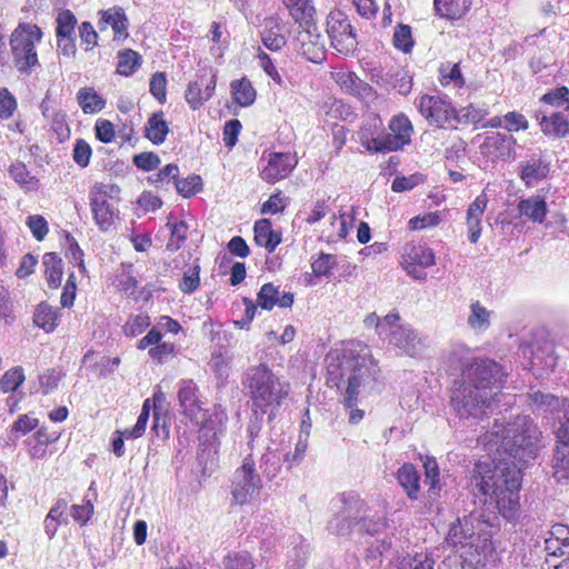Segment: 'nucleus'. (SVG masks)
Returning a JSON list of instances; mask_svg holds the SVG:
<instances>
[{
	"instance_id": "obj_1",
	"label": "nucleus",
	"mask_w": 569,
	"mask_h": 569,
	"mask_svg": "<svg viewBox=\"0 0 569 569\" xmlns=\"http://www.w3.org/2000/svg\"><path fill=\"white\" fill-rule=\"evenodd\" d=\"M497 437L508 459L480 460L469 470L468 485L475 497L483 500L508 522L520 518L521 471L518 462L533 459L538 450L541 431L528 416H518L507 428L496 430Z\"/></svg>"
},
{
	"instance_id": "obj_2",
	"label": "nucleus",
	"mask_w": 569,
	"mask_h": 569,
	"mask_svg": "<svg viewBox=\"0 0 569 569\" xmlns=\"http://www.w3.org/2000/svg\"><path fill=\"white\" fill-rule=\"evenodd\" d=\"M178 400L182 413L201 426L199 469L202 475H210L217 468L218 438L226 429L228 415L222 406L217 405L212 413L207 417L203 402L199 397V388L191 379H182L178 382Z\"/></svg>"
},
{
	"instance_id": "obj_3",
	"label": "nucleus",
	"mask_w": 569,
	"mask_h": 569,
	"mask_svg": "<svg viewBox=\"0 0 569 569\" xmlns=\"http://www.w3.org/2000/svg\"><path fill=\"white\" fill-rule=\"evenodd\" d=\"M329 375H338L340 379L347 377V389L343 402L347 408H352L361 395H370L380 389V370L371 358L369 348L357 341L348 342L341 351L339 363L329 365Z\"/></svg>"
},
{
	"instance_id": "obj_4",
	"label": "nucleus",
	"mask_w": 569,
	"mask_h": 569,
	"mask_svg": "<svg viewBox=\"0 0 569 569\" xmlns=\"http://www.w3.org/2000/svg\"><path fill=\"white\" fill-rule=\"evenodd\" d=\"M242 383L250 392L253 410L267 413L269 420L289 395V385L281 382L267 365L248 368Z\"/></svg>"
},
{
	"instance_id": "obj_5",
	"label": "nucleus",
	"mask_w": 569,
	"mask_h": 569,
	"mask_svg": "<svg viewBox=\"0 0 569 569\" xmlns=\"http://www.w3.org/2000/svg\"><path fill=\"white\" fill-rule=\"evenodd\" d=\"M531 401L537 408L557 412L555 423L556 449L552 458L555 477L560 481L569 478V402L551 393L533 392Z\"/></svg>"
},
{
	"instance_id": "obj_6",
	"label": "nucleus",
	"mask_w": 569,
	"mask_h": 569,
	"mask_svg": "<svg viewBox=\"0 0 569 569\" xmlns=\"http://www.w3.org/2000/svg\"><path fill=\"white\" fill-rule=\"evenodd\" d=\"M42 39V31L37 24L19 23L10 37V47L16 69L30 76L40 67L36 43Z\"/></svg>"
},
{
	"instance_id": "obj_7",
	"label": "nucleus",
	"mask_w": 569,
	"mask_h": 569,
	"mask_svg": "<svg viewBox=\"0 0 569 569\" xmlns=\"http://www.w3.org/2000/svg\"><path fill=\"white\" fill-rule=\"evenodd\" d=\"M493 402L495 396H488L463 380L456 381L451 390L450 405L460 418H481Z\"/></svg>"
},
{
	"instance_id": "obj_8",
	"label": "nucleus",
	"mask_w": 569,
	"mask_h": 569,
	"mask_svg": "<svg viewBox=\"0 0 569 569\" xmlns=\"http://www.w3.org/2000/svg\"><path fill=\"white\" fill-rule=\"evenodd\" d=\"M505 377L501 366L490 359H476L462 370L463 381L472 383L488 396H495L496 401Z\"/></svg>"
},
{
	"instance_id": "obj_9",
	"label": "nucleus",
	"mask_w": 569,
	"mask_h": 569,
	"mask_svg": "<svg viewBox=\"0 0 569 569\" xmlns=\"http://www.w3.org/2000/svg\"><path fill=\"white\" fill-rule=\"evenodd\" d=\"M336 512L328 521L327 529L336 536H349L353 527H358L357 522L361 513L367 511L363 499L355 492H343L336 500Z\"/></svg>"
},
{
	"instance_id": "obj_10",
	"label": "nucleus",
	"mask_w": 569,
	"mask_h": 569,
	"mask_svg": "<svg viewBox=\"0 0 569 569\" xmlns=\"http://www.w3.org/2000/svg\"><path fill=\"white\" fill-rule=\"evenodd\" d=\"M262 488V480L256 470L252 455L248 453L242 465L234 471L231 495L234 503L246 505L254 500Z\"/></svg>"
},
{
	"instance_id": "obj_11",
	"label": "nucleus",
	"mask_w": 569,
	"mask_h": 569,
	"mask_svg": "<svg viewBox=\"0 0 569 569\" xmlns=\"http://www.w3.org/2000/svg\"><path fill=\"white\" fill-rule=\"evenodd\" d=\"M327 33L331 46L342 54L355 52L358 41L353 28L345 12L333 10L327 18Z\"/></svg>"
},
{
	"instance_id": "obj_12",
	"label": "nucleus",
	"mask_w": 569,
	"mask_h": 569,
	"mask_svg": "<svg viewBox=\"0 0 569 569\" xmlns=\"http://www.w3.org/2000/svg\"><path fill=\"white\" fill-rule=\"evenodd\" d=\"M113 186L97 183L89 192L93 220L101 231H107L114 222L118 209L111 201Z\"/></svg>"
},
{
	"instance_id": "obj_13",
	"label": "nucleus",
	"mask_w": 569,
	"mask_h": 569,
	"mask_svg": "<svg viewBox=\"0 0 569 569\" xmlns=\"http://www.w3.org/2000/svg\"><path fill=\"white\" fill-rule=\"evenodd\" d=\"M436 263V257L431 248L426 243H406L402 249L401 264L407 273L416 280H426L427 272L423 269Z\"/></svg>"
},
{
	"instance_id": "obj_14",
	"label": "nucleus",
	"mask_w": 569,
	"mask_h": 569,
	"mask_svg": "<svg viewBox=\"0 0 569 569\" xmlns=\"http://www.w3.org/2000/svg\"><path fill=\"white\" fill-rule=\"evenodd\" d=\"M517 140L513 136L489 132L479 146L480 153L488 161H507L516 156Z\"/></svg>"
},
{
	"instance_id": "obj_15",
	"label": "nucleus",
	"mask_w": 569,
	"mask_h": 569,
	"mask_svg": "<svg viewBox=\"0 0 569 569\" xmlns=\"http://www.w3.org/2000/svg\"><path fill=\"white\" fill-rule=\"evenodd\" d=\"M418 108L422 117L431 126L443 127L453 116L455 109L447 96L420 97Z\"/></svg>"
},
{
	"instance_id": "obj_16",
	"label": "nucleus",
	"mask_w": 569,
	"mask_h": 569,
	"mask_svg": "<svg viewBox=\"0 0 569 569\" xmlns=\"http://www.w3.org/2000/svg\"><path fill=\"white\" fill-rule=\"evenodd\" d=\"M551 163L542 152H532L525 157L517 167V173L521 182L530 188L548 178Z\"/></svg>"
},
{
	"instance_id": "obj_17",
	"label": "nucleus",
	"mask_w": 569,
	"mask_h": 569,
	"mask_svg": "<svg viewBox=\"0 0 569 569\" xmlns=\"http://www.w3.org/2000/svg\"><path fill=\"white\" fill-rule=\"evenodd\" d=\"M297 51L308 61L322 63L327 57L325 40L316 24L302 28L297 36Z\"/></svg>"
},
{
	"instance_id": "obj_18",
	"label": "nucleus",
	"mask_w": 569,
	"mask_h": 569,
	"mask_svg": "<svg viewBox=\"0 0 569 569\" xmlns=\"http://www.w3.org/2000/svg\"><path fill=\"white\" fill-rule=\"evenodd\" d=\"M297 163L296 156L290 152H271L267 164L261 170V178L268 183H274L287 178Z\"/></svg>"
},
{
	"instance_id": "obj_19",
	"label": "nucleus",
	"mask_w": 569,
	"mask_h": 569,
	"mask_svg": "<svg viewBox=\"0 0 569 569\" xmlns=\"http://www.w3.org/2000/svg\"><path fill=\"white\" fill-rule=\"evenodd\" d=\"M217 76H199L197 80L190 82L187 87L184 98L192 110L200 109L214 93Z\"/></svg>"
},
{
	"instance_id": "obj_20",
	"label": "nucleus",
	"mask_w": 569,
	"mask_h": 569,
	"mask_svg": "<svg viewBox=\"0 0 569 569\" xmlns=\"http://www.w3.org/2000/svg\"><path fill=\"white\" fill-rule=\"evenodd\" d=\"M389 342L410 357L421 355L426 348L425 339L410 326L397 327L392 330Z\"/></svg>"
},
{
	"instance_id": "obj_21",
	"label": "nucleus",
	"mask_w": 569,
	"mask_h": 569,
	"mask_svg": "<svg viewBox=\"0 0 569 569\" xmlns=\"http://www.w3.org/2000/svg\"><path fill=\"white\" fill-rule=\"evenodd\" d=\"M100 20L98 22V27L100 31L106 30L108 27H111L114 36V40L127 39L128 26L129 21L124 13V10L120 7H113L108 10L99 11Z\"/></svg>"
},
{
	"instance_id": "obj_22",
	"label": "nucleus",
	"mask_w": 569,
	"mask_h": 569,
	"mask_svg": "<svg viewBox=\"0 0 569 569\" xmlns=\"http://www.w3.org/2000/svg\"><path fill=\"white\" fill-rule=\"evenodd\" d=\"M257 302L263 310H271L276 306L289 308L293 303V295L291 292H280L279 286L268 282L260 288Z\"/></svg>"
},
{
	"instance_id": "obj_23",
	"label": "nucleus",
	"mask_w": 569,
	"mask_h": 569,
	"mask_svg": "<svg viewBox=\"0 0 569 569\" xmlns=\"http://www.w3.org/2000/svg\"><path fill=\"white\" fill-rule=\"evenodd\" d=\"M488 204L486 193L479 194L468 207L466 223L468 227V239L477 243L482 232V216Z\"/></svg>"
},
{
	"instance_id": "obj_24",
	"label": "nucleus",
	"mask_w": 569,
	"mask_h": 569,
	"mask_svg": "<svg viewBox=\"0 0 569 569\" xmlns=\"http://www.w3.org/2000/svg\"><path fill=\"white\" fill-rule=\"evenodd\" d=\"M336 82L343 92L360 99H369L373 97L375 92L372 87L352 71L338 72L336 76Z\"/></svg>"
},
{
	"instance_id": "obj_25",
	"label": "nucleus",
	"mask_w": 569,
	"mask_h": 569,
	"mask_svg": "<svg viewBox=\"0 0 569 569\" xmlns=\"http://www.w3.org/2000/svg\"><path fill=\"white\" fill-rule=\"evenodd\" d=\"M535 118L545 136L552 138L568 137V118L562 112H553L547 116L537 111Z\"/></svg>"
},
{
	"instance_id": "obj_26",
	"label": "nucleus",
	"mask_w": 569,
	"mask_h": 569,
	"mask_svg": "<svg viewBox=\"0 0 569 569\" xmlns=\"http://www.w3.org/2000/svg\"><path fill=\"white\" fill-rule=\"evenodd\" d=\"M473 536L471 521L468 518L458 519L450 526L446 542L457 552L460 548L470 545Z\"/></svg>"
},
{
	"instance_id": "obj_27",
	"label": "nucleus",
	"mask_w": 569,
	"mask_h": 569,
	"mask_svg": "<svg viewBox=\"0 0 569 569\" xmlns=\"http://www.w3.org/2000/svg\"><path fill=\"white\" fill-rule=\"evenodd\" d=\"M517 209L521 217H526L535 223H542L548 213L546 199L540 194H533L521 199L518 202Z\"/></svg>"
},
{
	"instance_id": "obj_28",
	"label": "nucleus",
	"mask_w": 569,
	"mask_h": 569,
	"mask_svg": "<svg viewBox=\"0 0 569 569\" xmlns=\"http://www.w3.org/2000/svg\"><path fill=\"white\" fill-rule=\"evenodd\" d=\"M397 480L410 500H417L420 491V475L412 463H403L397 471Z\"/></svg>"
},
{
	"instance_id": "obj_29",
	"label": "nucleus",
	"mask_w": 569,
	"mask_h": 569,
	"mask_svg": "<svg viewBox=\"0 0 569 569\" xmlns=\"http://www.w3.org/2000/svg\"><path fill=\"white\" fill-rule=\"evenodd\" d=\"M282 2L301 28L316 24L313 19L316 9L310 0H282Z\"/></svg>"
},
{
	"instance_id": "obj_30",
	"label": "nucleus",
	"mask_w": 569,
	"mask_h": 569,
	"mask_svg": "<svg viewBox=\"0 0 569 569\" xmlns=\"http://www.w3.org/2000/svg\"><path fill=\"white\" fill-rule=\"evenodd\" d=\"M254 241L258 246L263 247L268 252H273L281 242V234L272 229L268 219L258 220L253 227Z\"/></svg>"
},
{
	"instance_id": "obj_31",
	"label": "nucleus",
	"mask_w": 569,
	"mask_h": 569,
	"mask_svg": "<svg viewBox=\"0 0 569 569\" xmlns=\"http://www.w3.org/2000/svg\"><path fill=\"white\" fill-rule=\"evenodd\" d=\"M471 0H433L436 13L441 18L459 19L470 8Z\"/></svg>"
},
{
	"instance_id": "obj_32",
	"label": "nucleus",
	"mask_w": 569,
	"mask_h": 569,
	"mask_svg": "<svg viewBox=\"0 0 569 569\" xmlns=\"http://www.w3.org/2000/svg\"><path fill=\"white\" fill-rule=\"evenodd\" d=\"M144 131L146 138L153 144L158 146L164 142L169 132V127L167 121L163 119L162 111L152 113L146 123Z\"/></svg>"
},
{
	"instance_id": "obj_33",
	"label": "nucleus",
	"mask_w": 569,
	"mask_h": 569,
	"mask_svg": "<svg viewBox=\"0 0 569 569\" xmlns=\"http://www.w3.org/2000/svg\"><path fill=\"white\" fill-rule=\"evenodd\" d=\"M42 263L44 266V274L49 288H59L63 274L61 258L56 252H47L42 258Z\"/></svg>"
},
{
	"instance_id": "obj_34",
	"label": "nucleus",
	"mask_w": 569,
	"mask_h": 569,
	"mask_svg": "<svg viewBox=\"0 0 569 569\" xmlns=\"http://www.w3.org/2000/svg\"><path fill=\"white\" fill-rule=\"evenodd\" d=\"M77 101L83 113H98L106 107V100L90 87L81 88L77 93Z\"/></svg>"
},
{
	"instance_id": "obj_35",
	"label": "nucleus",
	"mask_w": 569,
	"mask_h": 569,
	"mask_svg": "<svg viewBox=\"0 0 569 569\" xmlns=\"http://www.w3.org/2000/svg\"><path fill=\"white\" fill-rule=\"evenodd\" d=\"M9 174L26 192L39 189V180L30 174L26 164L21 161H16L9 167Z\"/></svg>"
},
{
	"instance_id": "obj_36",
	"label": "nucleus",
	"mask_w": 569,
	"mask_h": 569,
	"mask_svg": "<svg viewBox=\"0 0 569 569\" xmlns=\"http://www.w3.org/2000/svg\"><path fill=\"white\" fill-rule=\"evenodd\" d=\"M558 357L555 352V347L551 343H546L538 347L532 352L531 365L532 367L542 371H552L557 366Z\"/></svg>"
},
{
	"instance_id": "obj_37",
	"label": "nucleus",
	"mask_w": 569,
	"mask_h": 569,
	"mask_svg": "<svg viewBox=\"0 0 569 569\" xmlns=\"http://www.w3.org/2000/svg\"><path fill=\"white\" fill-rule=\"evenodd\" d=\"M233 100L241 107H249L256 100V90L247 78L234 80L230 84Z\"/></svg>"
},
{
	"instance_id": "obj_38",
	"label": "nucleus",
	"mask_w": 569,
	"mask_h": 569,
	"mask_svg": "<svg viewBox=\"0 0 569 569\" xmlns=\"http://www.w3.org/2000/svg\"><path fill=\"white\" fill-rule=\"evenodd\" d=\"M405 147L395 133H383L372 137L366 143V149L375 152L397 151Z\"/></svg>"
},
{
	"instance_id": "obj_39",
	"label": "nucleus",
	"mask_w": 569,
	"mask_h": 569,
	"mask_svg": "<svg viewBox=\"0 0 569 569\" xmlns=\"http://www.w3.org/2000/svg\"><path fill=\"white\" fill-rule=\"evenodd\" d=\"M490 316L491 312L479 301H476L470 306V315L467 322L473 331L483 332L490 327Z\"/></svg>"
},
{
	"instance_id": "obj_40",
	"label": "nucleus",
	"mask_w": 569,
	"mask_h": 569,
	"mask_svg": "<svg viewBox=\"0 0 569 569\" xmlns=\"http://www.w3.org/2000/svg\"><path fill=\"white\" fill-rule=\"evenodd\" d=\"M33 321L47 332L52 331L58 326V311L48 303L42 302L36 309Z\"/></svg>"
},
{
	"instance_id": "obj_41",
	"label": "nucleus",
	"mask_w": 569,
	"mask_h": 569,
	"mask_svg": "<svg viewBox=\"0 0 569 569\" xmlns=\"http://www.w3.org/2000/svg\"><path fill=\"white\" fill-rule=\"evenodd\" d=\"M389 129L392 133L398 137L405 146L411 142V136L413 133V127L411 121L403 113H399L391 118L389 122Z\"/></svg>"
},
{
	"instance_id": "obj_42",
	"label": "nucleus",
	"mask_w": 569,
	"mask_h": 569,
	"mask_svg": "<svg viewBox=\"0 0 569 569\" xmlns=\"http://www.w3.org/2000/svg\"><path fill=\"white\" fill-rule=\"evenodd\" d=\"M260 470L262 475L269 480H273L278 477L281 470V458L277 451L271 450L267 447L266 452L260 459Z\"/></svg>"
},
{
	"instance_id": "obj_43",
	"label": "nucleus",
	"mask_w": 569,
	"mask_h": 569,
	"mask_svg": "<svg viewBox=\"0 0 569 569\" xmlns=\"http://www.w3.org/2000/svg\"><path fill=\"white\" fill-rule=\"evenodd\" d=\"M167 227L170 229V239L167 243V250L178 251L187 240L188 224L184 221L172 222L168 219Z\"/></svg>"
},
{
	"instance_id": "obj_44",
	"label": "nucleus",
	"mask_w": 569,
	"mask_h": 569,
	"mask_svg": "<svg viewBox=\"0 0 569 569\" xmlns=\"http://www.w3.org/2000/svg\"><path fill=\"white\" fill-rule=\"evenodd\" d=\"M358 530L361 533L375 536L381 533L387 527V520L385 516H368L361 513L359 521L357 522Z\"/></svg>"
},
{
	"instance_id": "obj_45",
	"label": "nucleus",
	"mask_w": 569,
	"mask_h": 569,
	"mask_svg": "<svg viewBox=\"0 0 569 569\" xmlns=\"http://www.w3.org/2000/svg\"><path fill=\"white\" fill-rule=\"evenodd\" d=\"M141 63V57L131 49H124L118 53L117 71L123 76L132 74Z\"/></svg>"
},
{
	"instance_id": "obj_46",
	"label": "nucleus",
	"mask_w": 569,
	"mask_h": 569,
	"mask_svg": "<svg viewBox=\"0 0 569 569\" xmlns=\"http://www.w3.org/2000/svg\"><path fill=\"white\" fill-rule=\"evenodd\" d=\"M177 192L183 198H191L202 190V179L198 174H190L184 179H174Z\"/></svg>"
},
{
	"instance_id": "obj_47",
	"label": "nucleus",
	"mask_w": 569,
	"mask_h": 569,
	"mask_svg": "<svg viewBox=\"0 0 569 569\" xmlns=\"http://www.w3.org/2000/svg\"><path fill=\"white\" fill-rule=\"evenodd\" d=\"M435 560L429 553L417 552L406 556L398 562V569H433Z\"/></svg>"
},
{
	"instance_id": "obj_48",
	"label": "nucleus",
	"mask_w": 569,
	"mask_h": 569,
	"mask_svg": "<svg viewBox=\"0 0 569 569\" xmlns=\"http://www.w3.org/2000/svg\"><path fill=\"white\" fill-rule=\"evenodd\" d=\"M23 368L17 366L3 373L0 379V388L3 392L16 391L24 381Z\"/></svg>"
},
{
	"instance_id": "obj_49",
	"label": "nucleus",
	"mask_w": 569,
	"mask_h": 569,
	"mask_svg": "<svg viewBox=\"0 0 569 569\" xmlns=\"http://www.w3.org/2000/svg\"><path fill=\"white\" fill-rule=\"evenodd\" d=\"M179 176V167L174 163H169L160 169L157 173L148 177V181L157 188H164Z\"/></svg>"
},
{
	"instance_id": "obj_50",
	"label": "nucleus",
	"mask_w": 569,
	"mask_h": 569,
	"mask_svg": "<svg viewBox=\"0 0 569 569\" xmlns=\"http://www.w3.org/2000/svg\"><path fill=\"white\" fill-rule=\"evenodd\" d=\"M488 113L489 110L486 106L470 103L458 111L457 118L459 121H463L465 123H479L486 118V116H488Z\"/></svg>"
},
{
	"instance_id": "obj_51",
	"label": "nucleus",
	"mask_w": 569,
	"mask_h": 569,
	"mask_svg": "<svg viewBox=\"0 0 569 569\" xmlns=\"http://www.w3.org/2000/svg\"><path fill=\"white\" fill-rule=\"evenodd\" d=\"M413 44L411 27L402 23L398 24L393 33V46L402 52L409 53Z\"/></svg>"
},
{
	"instance_id": "obj_52",
	"label": "nucleus",
	"mask_w": 569,
	"mask_h": 569,
	"mask_svg": "<svg viewBox=\"0 0 569 569\" xmlns=\"http://www.w3.org/2000/svg\"><path fill=\"white\" fill-rule=\"evenodd\" d=\"M263 415L262 412H259L258 410H253L250 420L247 426V446L250 449V452L252 455V451L256 447V442L260 436L262 423H263Z\"/></svg>"
},
{
	"instance_id": "obj_53",
	"label": "nucleus",
	"mask_w": 569,
	"mask_h": 569,
	"mask_svg": "<svg viewBox=\"0 0 569 569\" xmlns=\"http://www.w3.org/2000/svg\"><path fill=\"white\" fill-rule=\"evenodd\" d=\"M77 24V18L70 10H63L59 12L57 17V37L74 36V28Z\"/></svg>"
},
{
	"instance_id": "obj_54",
	"label": "nucleus",
	"mask_w": 569,
	"mask_h": 569,
	"mask_svg": "<svg viewBox=\"0 0 569 569\" xmlns=\"http://www.w3.org/2000/svg\"><path fill=\"white\" fill-rule=\"evenodd\" d=\"M223 569H254V563L250 553L232 552L224 557Z\"/></svg>"
},
{
	"instance_id": "obj_55",
	"label": "nucleus",
	"mask_w": 569,
	"mask_h": 569,
	"mask_svg": "<svg viewBox=\"0 0 569 569\" xmlns=\"http://www.w3.org/2000/svg\"><path fill=\"white\" fill-rule=\"evenodd\" d=\"M150 317L147 313L131 316L123 326V332L127 337H137L150 326Z\"/></svg>"
},
{
	"instance_id": "obj_56",
	"label": "nucleus",
	"mask_w": 569,
	"mask_h": 569,
	"mask_svg": "<svg viewBox=\"0 0 569 569\" xmlns=\"http://www.w3.org/2000/svg\"><path fill=\"white\" fill-rule=\"evenodd\" d=\"M426 483L429 485V493L437 495L439 486V467L435 458L428 457L423 462Z\"/></svg>"
},
{
	"instance_id": "obj_57",
	"label": "nucleus",
	"mask_w": 569,
	"mask_h": 569,
	"mask_svg": "<svg viewBox=\"0 0 569 569\" xmlns=\"http://www.w3.org/2000/svg\"><path fill=\"white\" fill-rule=\"evenodd\" d=\"M337 259L333 254L320 253L311 263L312 272L317 277L328 276L336 267Z\"/></svg>"
},
{
	"instance_id": "obj_58",
	"label": "nucleus",
	"mask_w": 569,
	"mask_h": 569,
	"mask_svg": "<svg viewBox=\"0 0 569 569\" xmlns=\"http://www.w3.org/2000/svg\"><path fill=\"white\" fill-rule=\"evenodd\" d=\"M26 224L38 241H42L49 232L48 222L41 214L28 216Z\"/></svg>"
},
{
	"instance_id": "obj_59",
	"label": "nucleus",
	"mask_w": 569,
	"mask_h": 569,
	"mask_svg": "<svg viewBox=\"0 0 569 569\" xmlns=\"http://www.w3.org/2000/svg\"><path fill=\"white\" fill-rule=\"evenodd\" d=\"M439 71L442 84L446 86L450 82H453L457 87H462L465 84V80L458 63H447L446 66L442 64Z\"/></svg>"
},
{
	"instance_id": "obj_60",
	"label": "nucleus",
	"mask_w": 569,
	"mask_h": 569,
	"mask_svg": "<svg viewBox=\"0 0 569 569\" xmlns=\"http://www.w3.org/2000/svg\"><path fill=\"white\" fill-rule=\"evenodd\" d=\"M60 433L48 432L44 428L38 429L34 435L27 440L29 448H47L49 443L56 442Z\"/></svg>"
},
{
	"instance_id": "obj_61",
	"label": "nucleus",
	"mask_w": 569,
	"mask_h": 569,
	"mask_svg": "<svg viewBox=\"0 0 569 569\" xmlns=\"http://www.w3.org/2000/svg\"><path fill=\"white\" fill-rule=\"evenodd\" d=\"M14 96L7 89H0V118L7 120L11 118L17 109Z\"/></svg>"
},
{
	"instance_id": "obj_62",
	"label": "nucleus",
	"mask_w": 569,
	"mask_h": 569,
	"mask_svg": "<svg viewBox=\"0 0 569 569\" xmlns=\"http://www.w3.org/2000/svg\"><path fill=\"white\" fill-rule=\"evenodd\" d=\"M39 425L37 418L30 417L29 415H20L11 427V432L16 438L24 436L31 430L36 429Z\"/></svg>"
},
{
	"instance_id": "obj_63",
	"label": "nucleus",
	"mask_w": 569,
	"mask_h": 569,
	"mask_svg": "<svg viewBox=\"0 0 569 569\" xmlns=\"http://www.w3.org/2000/svg\"><path fill=\"white\" fill-rule=\"evenodd\" d=\"M62 378V372L52 368L39 376V383L44 395L53 391Z\"/></svg>"
},
{
	"instance_id": "obj_64",
	"label": "nucleus",
	"mask_w": 569,
	"mask_h": 569,
	"mask_svg": "<svg viewBox=\"0 0 569 569\" xmlns=\"http://www.w3.org/2000/svg\"><path fill=\"white\" fill-rule=\"evenodd\" d=\"M167 78L163 72L152 74L149 83L150 93L160 102L166 101Z\"/></svg>"
}]
</instances>
